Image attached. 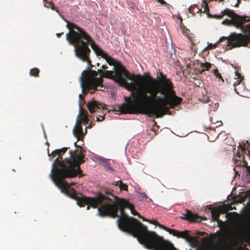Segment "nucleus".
Returning <instances> with one entry per match:
<instances>
[{
  "mask_svg": "<svg viewBox=\"0 0 250 250\" xmlns=\"http://www.w3.org/2000/svg\"><path fill=\"white\" fill-rule=\"evenodd\" d=\"M116 222L120 230L136 238L138 242L146 249L178 250L170 241L165 239L154 231L148 230L146 226L137 219L128 216L122 210Z\"/></svg>",
  "mask_w": 250,
  "mask_h": 250,
  "instance_id": "nucleus-1",
  "label": "nucleus"
},
{
  "mask_svg": "<svg viewBox=\"0 0 250 250\" xmlns=\"http://www.w3.org/2000/svg\"><path fill=\"white\" fill-rule=\"evenodd\" d=\"M152 83L145 85L137 92V102L139 106L143 110L150 111L156 114V118L159 117L158 111L167 107L169 102L167 100V94L164 93L163 89H161L159 93L161 95H157L158 89L154 83L155 79H151Z\"/></svg>",
  "mask_w": 250,
  "mask_h": 250,
  "instance_id": "nucleus-2",
  "label": "nucleus"
},
{
  "mask_svg": "<svg viewBox=\"0 0 250 250\" xmlns=\"http://www.w3.org/2000/svg\"><path fill=\"white\" fill-rule=\"evenodd\" d=\"M222 13L230 18V19L228 18L224 19L222 21V24L240 28L243 32L247 33L250 35V24H248L245 27H244L242 17L239 14L229 8H226L222 12ZM248 39V37L245 34L231 32L228 37H221L215 44L222 42L224 41V45L231 49L236 47L247 46Z\"/></svg>",
  "mask_w": 250,
  "mask_h": 250,
  "instance_id": "nucleus-3",
  "label": "nucleus"
},
{
  "mask_svg": "<svg viewBox=\"0 0 250 250\" xmlns=\"http://www.w3.org/2000/svg\"><path fill=\"white\" fill-rule=\"evenodd\" d=\"M65 27L68 32L65 34L66 40L69 45L79 49L80 46L92 41V36L86 30L75 22L67 23Z\"/></svg>",
  "mask_w": 250,
  "mask_h": 250,
  "instance_id": "nucleus-4",
  "label": "nucleus"
},
{
  "mask_svg": "<svg viewBox=\"0 0 250 250\" xmlns=\"http://www.w3.org/2000/svg\"><path fill=\"white\" fill-rule=\"evenodd\" d=\"M59 159V157H57L52 163L51 172L49 175V177L55 186L57 187V188L61 191L62 193L70 198V199L76 200V204L80 208L84 207L85 205L90 204V205H91L93 208H97V207L96 203L95 197H89L86 196L85 195H82L79 196L75 193H70L67 189L63 188L62 187V183H60L59 181L57 180V178H55L54 175H55L56 169H55V166L56 164L58 162Z\"/></svg>",
  "mask_w": 250,
  "mask_h": 250,
  "instance_id": "nucleus-5",
  "label": "nucleus"
},
{
  "mask_svg": "<svg viewBox=\"0 0 250 250\" xmlns=\"http://www.w3.org/2000/svg\"><path fill=\"white\" fill-rule=\"evenodd\" d=\"M74 159L70 157H66L63 160L61 157V160L59 162L61 167L56 168L55 172L56 178L60 183L63 184L65 178L82 176L80 167L77 164H74Z\"/></svg>",
  "mask_w": 250,
  "mask_h": 250,
  "instance_id": "nucleus-6",
  "label": "nucleus"
},
{
  "mask_svg": "<svg viewBox=\"0 0 250 250\" xmlns=\"http://www.w3.org/2000/svg\"><path fill=\"white\" fill-rule=\"evenodd\" d=\"M102 210L100 208H98L97 214L101 217L108 216L110 218H115L117 216V211L118 209L121 210L122 207L115 202L111 204H104L102 207Z\"/></svg>",
  "mask_w": 250,
  "mask_h": 250,
  "instance_id": "nucleus-7",
  "label": "nucleus"
},
{
  "mask_svg": "<svg viewBox=\"0 0 250 250\" xmlns=\"http://www.w3.org/2000/svg\"><path fill=\"white\" fill-rule=\"evenodd\" d=\"M87 43L84 45L80 46L79 50L77 48L75 47L73 50L75 56L83 62L87 63V67L91 68L94 65L91 64L92 61L90 58L91 50L89 47H87Z\"/></svg>",
  "mask_w": 250,
  "mask_h": 250,
  "instance_id": "nucleus-8",
  "label": "nucleus"
},
{
  "mask_svg": "<svg viewBox=\"0 0 250 250\" xmlns=\"http://www.w3.org/2000/svg\"><path fill=\"white\" fill-rule=\"evenodd\" d=\"M86 106L90 113H93L96 109H104L102 104L91 98L86 104Z\"/></svg>",
  "mask_w": 250,
  "mask_h": 250,
  "instance_id": "nucleus-9",
  "label": "nucleus"
},
{
  "mask_svg": "<svg viewBox=\"0 0 250 250\" xmlns=\"http://www.w3.org/2000/svg\"><path fill=\"white\" fill-rule=\"evenodd\" d=\"M96 159L98 161V163L100 165H101L106 170L110 171L111 172H113L114 171V169L109 166V164L107 162L109 159L101 156H98Z\"/></svg>",
  "mask_w": 250,
  "mask_h": 250,
  "instance_id": "nucleus-10",
  "label": "nucleus"
},
{
  "mask_svg": "<svg viewBox=\"0 0 250 250\" xmlns=\"http://www.w3.org/2000/svg\"><path fill=\"white\" fill-rule=\"evenodd\" d=\"M91 69V68H90V67H87L85 70L83 71V72H82L81 76L79 78V81L80 82V86L82 88V93L79 94V110H80V113H81L82 111V107L81 105V96L82 95V94L83 93V74L84 72H85L86 71H90Z\"/></svg>",
  "mask_w": 250,
  "mask_h": 250,
  "instance_id": "nucleus-11",
  "label": "nucleus"
},
{
  "mask_svg": "<svg viewBox=\"0 0 250 250\" xmlns=\"http://www.w3.org/2000/svg\"><path fill=\"white\" fill-rule=\"evenodd\" d=\"M92 41H90L89 43H88L87 45L89 47L90 46L91 48L94 52V54L97 57H99V52L102 51V48L100 47L98 44H97L94 40L92 37Z\"/></svg>",
  "mask_w": 250,
  "mask_h": 250,
  "instance_id": "nucleus-12",
  "label": "nucleus"
},
{
  "mask_svg": "<svg viewBox=\"0 0 250 250\" xmlns=\"http://www.w3.org/2000/svg\"><path fill=\"white\" fill-rule=\"evenodd\" d=\"M178 238H182L185 239L186 242L192 248H193V243L191 240L188 237V232L187 230L179 231Z\"/></svg>",
  "mask_w": 250,
  "mask_h": 250,
  "instance_id": "nucleus-13",
  "label": "nucleus"
},
{
  "mask_svg": "<svg viewBox=\"0 0 250 250\" xmlns=\"http://www.w3.org/2000/svg\"><path fill=\"white\" fill-rule=\"evenodd\" d=\"M186 213L182 214V216H181V218L183 220H187L188 218L191 220H193L194 218L197 217V214L195 212H191L189 210L186 209Z\"/></svg>",
  "mask_w": 250,
  "mask_h": 250,
  "instance_id": "nucleus-14",
  "label": "nucleus"
},
{
  "mask_svg": "<svg viewBox=\"0 0 250 250\" xmlns=\"http://www.w3.org/2000/svg\"><path fill=\"white\" fill-rule=\"evenodd\" d=\"M219 213H211L212 219L214 221H217L219 224H224L228 221L227 215H225V219L224 220L219 219Z\"/></svg>",
  "mask_w": 250,
  "mask_h": 250,
  "instance_id": "nucleus-15",
  "label": "nucleus"
},
{
  "mask_svg": "<svg viewBox=\"0 0 250 250\" xmlns=\"http://www.w3.org/2000/svg\"><path fill=\"white\" fill-rule=\"evenodd\" d=\"M125 88L127 90H134V89H137V93H136V96H137L138 90L139 89H142L144 86H145V85H144L141 88H139L137 87L136 84L133 81H130L129 82L126 81H125Z\"/></svg>",
  "mask_w": 250,
  "mask_h": 250,
  "instance_id": "nucleus-16",
  "label": "nucleus"
},
{
  "mask_svg": "<svg viewBox=\"0 0 250 250\" xmlns=\"http://www.w3.org/2000/svg\"><path fill=\"white\" fill-rule=\"evenodd\" d=\"M69 148V147H62V148H59V149H55L54 150H53L51 153H49V148H48L47 149V154L49 156H50L51 155H52V154H53L54 153H55V154H57V155H61V154H63V153H64L66 150H67V149Z\"/></svg>",
  "mask_w": 250,
  "mask_h": 250,
  "instance_id": "nucleus-17",
  "label": "nucleus"
},
{
  "mask_svg": "<svg viewBox=\"0 0 250 250\" xmlns=\"http://www.w3.org/2000/svg\"><path fill=\"white\" fill-rule=\"evenodd\" d=\"M80 114L81 113H79V114H78V115L77 117L76 124H75L74 126L73 127V130H72L73 134L74 136L76 138H77V141L76 142H74V146L77 148L80 147V146L77 145V141H78V136L76 132V130L77 129V125H78V120H79L78 119H79Z\"/></svg>",
  "mask_w": 250,
  "mask_h": 250,
  "instance_id": "nucleus-18",
  "label": "nucleus"
},
{
  "mask_svg": "<svg viewBox=\"0 0 250 250\" xmlns=\"http://www.w3.org/2000/svg\"><path fill=\"white\" fill-rule=\"evenodd\" d=\"M163 83L165 85V90L168 92H171L172 84L169 79L167 78H165L163 80Z\"/></svg>",
  "mask_w": 250,
  "mask_h": 250,
  "instance_id": "nucleus-19",
  "label": "nucleus"
},
{
  "mask_svg": "<svg viewBox=\"0 0 250 250\" xmlns=\"http://www.w3.org/2000/svg\"><path fill=\"white\" fill-rule=\"evenodd\" d=\"M200 66L202 68L203 71H208L211 67L212 64L209 62L205 61L204 62H202L198 61Z\"/></svg>",
  "mask_w": 250,
  "mask_h": 250,
  "instance_id": "nucleus-20",
  "label": "nucleus"
},
{
  "mask_svg": "<svg viewBox=\"0 0 250 250\" xmlns=\"http://www.w3.org/2000/svg\"><path fill=\"white\" fill-rule=\"evenodd\" d=\"M241 180L247 184L250 183V175L243 171L241 175Z\"/></svg>",
  "mask_w": 250,
  "mask_h": 250,
  "instance_id": "nucleus-21",
  "label": "nucleus"
},
{
  "mask_svg": "<svg viewBox=\"0 0 250 250\" xmlns=\"http://www.w3.org/2000/svg\"><path fill=\"white\" fill-rule=\"evenodd\" d=\"M127 208H128L130 210V213L134 215V216H137L138 217L141 219L143 221H144V222H148L147 220L145 219V218L143 217L140 214H139V213L136 211V210H133L131 207H127Z\"/></svg>",
  "mask_w": 250,
  "mask_h": 250,
  "instance_id": "nucleus-22",
  "label": "nucleus"
},
{
  "mask_svg": "<svg viewBox=\"0 0 250 250\" xmlns=\"http://www.w3.org/2000/svg\"><path fill=\"white\" fill-rule=\"evenodd\" d=\"M127 208H128L130 210V213L134 215V216H137L138 217L141 219L143 221H144V222H148L147 220L145 219V218L143 217L140 214H139V213L136 211V210H133L131 207H127Z\"/></svg>",
  "mask_w": 250,
  "mask_h": 250,
  "instance_id": "nucleus-23",
  "label": "nucleus"
},
{
  "mask_svg": "<svg viewBox=\"0 0 250 250\" xmlns=\"http://www.w3.org/2000/svg\"><path fill=\"white\" fill-rule=\"evenodd\" d=\"M106 62L108 63V64L110 66H113L115 63L114 59L110 56H108L105 59H104Z\"/></svg>",
  "mask_w": 250,
  "mask_h": 250,
  "instance_id": "nucleus-24",
  "label": "nucleus"
},
{
  "mask_svg": "<svg viewBox=\"0 0 250 250\" xmlns=\"http://www.w3.org/2000/svg\"><path fill=\"white\" fill-rule=\"evenodd\" d=\"M39 72V69L38 68L34 67L30 69L29 74L30 76L36 77Z\"/></svg>",
  "mask_w": 250,
  "mask_h": 250,
  "instance_id": "nucleus-25",
  "label": "nucleus"
},
{
  "mask_svg": "<svg viewBox=\"0 0 250 250\" xmlns=\"http://www.w3.org/2000/svg\"><path fill=\"white\" fill-rule=\"evenodd\" d=\"M169 234H172L174 236L178 237L179 230H176L173 229H168V231Z\"/></svg>",
  "mask_w": 250,
  "mask_h": 250,
  "instance_id": "nucleus-26",
  "label": "nucleus"
},
{
  "mask_svg": "<svg viewBox=\"0 0 250 250\" xmlns=\"http://www.w3.org/2000/svg\"><path fill=\"white\" fill-rule=\"evenodd\" d=\"M208 17L210 18H215L216 19H221L223 18V15L221 14H209Z\"/></svg>",
  "mask_w": 250,
  "mask_h": 250,
  "instance_id": "nucleus-27",
  "label": "nucleus"
},
{
  "mask_svg": "<svg viewBox=\"0 0 250 250\" xmlns=\"http://www.w3.org/2000/svg\"><path fill=\"white\" fill-rule=\"evenodd\" d=\"M127 185L125 183H123L122 181L120 183L119 188H120V191L122 190H126L127 188Z\"/></svg>",
  "mask_w": 250,
  "mask_h": 250,
  "instance_id": "nucleus-28",
  "label": "nucleus"
},
{
  "mask_svg": "<svg viewBox=\"0 0 250 250\" xmlns=\"http://www.w3.org/2000/svg\"><path fill=\"white\" fill-rule=\"evenodd\" d=\"M213 75H215L217 78L221 79L222 81H223L221 74L218 72L217 69L214 70Z\"/></svg>",
  "mask_w": 250,
  "mask_h": 250,
  "instance_id": "nucleus-29",
  "label": "nucleus"
},
{
  "mask_svg": "<svg viewBox=\"0 0 250 250\" xmlns=\"http://www.w3.org/2000/svg\"><path fill=\"white\" fill-rule=\"evenodd\" d=\"M99 52V57H101V58H103L104 59H105L109 55L104 51V50L102 49V51Z\"/></svg>",
  "mask_w": 250,
  "mask_h": 250,
  "instance_id": "nucleus-30",
  "label": "nucleus"
},
{
  "mask_svg": "<svg viewBox=\"0 0 250 250\" xmlns=\"http://www.w3.org/2000/svg\"><path fill=\"white\" fill-rule=\"evenodd\" d=\"M58 15L60 17V18L64 21L66 22V23L67 24V23H71V22H74V21H68L66 19H65L64 16L62 15L59 12H58Z\"/></svg>",
  "mask_w": 250,
  "mask_h": 250,
  "instance_id": "nucleus-31",
  "label": "nucleus"
},
{
  "mask_svg": "<svg viewBox=\"0 0 250 250\" xmlns=\"http://www.w3.org/2000/svg\"><path fill=\"white\" fill-rule=\"evenodd\" d=\"M116 67L113 66L111 70H106L104 71V73L105 75L111 74L113 72L115 71Z\"/></svg>",
  "mask_w": 250,
  "mask_h": 250,
  "instance_id": "nucleus-32",
  "label": "nucleus"
},
{
  "mask_svg": "<svg viewBox=\"0 0 250 250\" xmlns=\"http://www.w3.org/2000/svg\"><path fill=\"white\" fill-rule=\"evenodd\" d=\"M240 166L243 167H246L247 166H248V162L244 160V159H243L242 161H240Z\"/></svg>",
  "mask_w": 250,
  "mask_h": 250,
  "instance_id": "nucleus-33",
  "label": "nucleus"
},
{
  "mask_svg": "<svg viewBox=\"0 0 250 250\" xmlns=\"http://www.w3.org/2000/svg\"><path fill=\"white\" fill-rule=\"evenodd\" d=\"M157 226L160 228V229H163L166 231H167V232L168 231V229L169 228H167L166 226H165L164 225H162V224H158L157 225Z\"/></svg>",
  "mask_w": 250,
  "mask_h": 250,
  "instance_id": "nucleus-34",
  "label": "nucleus"
},
{
  "mask_svg": "<svg viewBox=\"0 0 250 250\" xmlns=\"http://www.w3.org/2000/svg\"><path fill=\"white\" fill-rule=\"evenodd\" d=\"M128 5L130 6V7L131 9H132L133 10L136 9L138 11L139 10L138 6H136L134 3H133L132 2L130 3V4H129Z\"/></svg>",
  "mask_w": 250,
  "mask_h": 250,
  "instance_id": "nucleus-35",
  "label": "nucleus"
},
{
  "mask_svg": "<svg viewBox=\"0 0 250 250\" xmlns=\"http://www.w3.org/2000/svg\"><path fill=\"white\" fill-rule=\"evenodd\" d=\"M104 119V116H99L96 118V121L101 122Z\"/></svg>",
  "mask_w": 250,
  "mask_h": 250,
  "instance_id": "nucleus-36",
  "label": "nucleus"
},
{
  "mask_svg": "<svg viewBox=\"0 0 250 250\" xmlns=\"http://www.w3.org/2000/svg\"><path fill=\"white\" fill-rule=\"evenodd\" d=\"M175 102L177 103H180V102H181V101L182 100V99L180 97L177 96L175 97Z\"/></svg>",
  "mask_w": 250,
  "mask_h": 250,
  "instance_id": "nucleus-37",
  "label": "nucleus"
},
{
  "mask_svg": "<svg viewBox=\"0 0 250 250\" xmlns=\"http://www.w3.org/2000/svg\"><path fill=\"white\" fill-rule=\"evenodd\" d=\"M94 125H95V123H94V122H90V123L88 124V126H87V127L88 128H91L92 126H93Z\"/></svg>",
  "mask_w": 250,
  "mask_h": 250,
  "instance_id": "nucleus-38",
  "label": "nucleus"
},
{
  "mask_svg": "<svg viewBox=\"0 0 250 250\" xmlns=\"http://www.w3.org/2000/svg\"><path fill=\"white\" fill-rule=\"evenodd\" d=\"M141 196L142 198H146V199L148 198L146 194L144 192H142L141 193Z\"/></svg>",
  "mask_w": 250,
  "mask_h": 250,
  "instance_id": "nucleus-39",
  "label": "nucleus"
},
{
  "mask_svg": "<svg viewBox=\"0 0 250 250\" xmlns=\"http://www.w3.org/2000/svg\"><path fill=\"white\" fill-rule=\"evenodd\" d=\"M244 145H247V146H250V143L249 142V141L246 140L245 142L243 141V142L242 143Z\"/></svg>",
  "mask_w": 250,
  "mask_h": 250,
  "instance_id": "nucleus-40",
  "label": "nucleus"
},
{
  "mask_svg": "<svg viewBox=\"0 0 250 250\" xmlns=\"http://www.w3.org/2000/svg\"><path fill=\"white\" fill-rule=\"evenodd\" d=\"M246 171L247 173L250 174V166H248L246 167Z\"/></svg>",
  "mask_w": 250,
  "mask_h": 250,
  "instance_id": "nucleus-41",
  "label": "nucleus"
},
{
  "mask_svg": "<svg viewBox=\"0 0 250 250\" xmlns=\"http://www.w3.org/2000/svg\"><path fill=\"white\" fill-rule=\"evenodd\" d=\"M77 150V149H75L74 150V152H76ZM73 151L70 150L69 151V157H72V154H73Z\"/></svg>",
  "mask_w": 250,
  "mask_h": 250,
  "instance_id": "nucleus-42",
  "label": "nucleus"
},
{
  "mask_svg": "<svg viewBox=\"0 0 250 250\" xmlns=\"http://www.w3.org/2000/svg\"><path fill=\"white\" fill-rule=\"evenodd\" d=\"M244 207L247 208H248L250 207V200H249L246 204V205L244 206Z\"/></svg>",
  "mask_w": 250,
  "mask_h": 250,
  "instance_id": "nucleus-43",
  "label": "nucleus"
},
{
  "mask_svg": "<svg viewBox=\"0 0 250 250\" xmlns=\"http://www.w3.org/2000/svg\"><path fill=\"white\" fill-rule=\"evenodd\" d=\"M161 5H165L167 8H169L170 7H171L172 6L169 5V4H167L166 1L165 3H164L163 4H161Z\"/></svg>",
  "mask_w": 250,
  "mask_h": 250,
  "instance_id": "nucleus-44",
  "label": "nucleus"
},
{
  "mask_svg": "<svg viewBox=\"0 0 250 250\" xmlns=\"http://www.w3.org/2000/svg\"><path fill=\"white\" fill-rule=\"evenodd\" d=\"M241 0H237V2L233 5L234 7H238Z\"/></svg>",
  "mask_w": 250,
  "mask_h": 250,
  "instance_id": "nucleus-45",
  "label": "nucleus"
},
{
  "mask_svg": "<svg viewBox=\"0 0 250 250\" xmlns=\"http://www.w3.org/2000/svg\"><path fill=\"white\" fill-rule=\"evenodd\" d=\"M121 182V180L116 181L114 182V185L117 186L119 185L120 183Z\"/></svg>",
  "mask_w": 250,
  "mask_h": 250,
  "instance_id": "nucleus-46",
  "label": "nucleus"
},
{
  "mask_svg": "<svg viewBox=\"0 0 250 250\" xmlns=\"http://www.w3.org/2000/svg\"><path fill=\"white\" fill-rule=\"evenodd\" d=\"M216 123L218 124V125H216V127L220 126L222 125V122L221 121H217Z\"/></svg>",
  "mask_w": 250,
  "mask_h": 250,
  "instance_id": "nucleus-47",
  "label": "nucleus"
},
{
  "mask_svg": "<svg viewBox=\"0 0 250 250\" xmlns=\"http://www.w3.org/2000/svg\"><path fill=\"white\" fill-rule=\"evenodd\" d=\"M189 133V132L188 133H187L186 134H184V133H182V134H181V135H178V136L180 137H184L187 136Z\"/></svg>",
  "mask_w": 250,
  "mask_h": 250,
  "instance_id": "nucleus-48",
  "label": "nucleus"
},
{
  "mask_svg": "<svg viewBox=\"0 0 250 250\" xmlns=\"http://www.w3.org/2000/svg\"><path fill=\"white\" fill-rule=\"evenodd\" d=\"M101 68H102V69H107V68H108V66L106 64H103L101 66Z\"/></svg>",
  "mask_w": 250,
  "mask_h": 250,
  "instance_id": "nucleus-49",
  "label": "nucleus"
},
{
  "mask_svg": "<svg viewBox=\"0 0 250 250\" xmlns=\"http://www.w3.org/2000/svg\"><path fill=\"white\" fill-rule=\"evenodd\" d=\"M157 2L160 3L161 4H163L165 3V1L164 0H156Z\"/></svg>",
  "mask_w": 250,
  "mask_h": 250,
  "instance_id": "nucleus-50",
  "label": "nucleus"
},
{
  "mask_svg": "<svg viewBox=\"0 0 250 250\" xmlns=\"http://www.w3.org/2000/svg\"><path fill=\"white\" fill-rule=\"evenodd\" d=\"M63 34V32L57 33H56V36L58 38H60L62 35Z\"/></svg>",
  "mask_w": 250,
  "mask_h": 250,
  "instance_id": "nucleus-51",
  "label": "nucleus"
},
{
  "mask_svg": "<svg viewBox=\"0 0 250 250\" xmlns=\"http://www.w3.org/2000/svg\"><path fill=\"white\" fill-rule=\"evenodd\" d=\"M97 70H93V69H91V73H92V74L93 75H96L97 74V72H96Z\"/></svg>",
  "mask_w": 250,
  "mask_h": 250,
  "instance_id": "nucleus-52",
  "label": "nucleus"
},
{
  "mask_svg": "<svg viewBox=\"0 0 250 250\" xmlns=\"http://www.w3.org/2000/svg\"><path fill=\"white\" fill-rule=\"evenodd\" d=\"M246 208L244 206V207L242 208V209H241L240 212H241V213H243V212L245 211V210H246Z\"/></svg>",
  "mask_w": 250,
  "mask_h": 250,
  "instance_id": "nucleus-53",
  "label": "nucleus"
},
{
  "mask_svg": "<svg viewBox=\"0 0 250 250\" xmlns=\"http://www.w3.org/2000/svg\"><path fill=\"white\" fill-rule=\"evenodd\" d=\"M172 54L173 53L170 52V53H169L167 56V57H169V58H172Z\"/></svg>",
  "mask_w": 250,
  "mask_h": 250,
  "instance_id": "nucleus-54",
  "label": "nucleus"
},
{
  "mask_svg": "<svg viewBox=\"0 0 250 250\" xmlns=\"http://www.w3.org/2000/svg\"><path fill=\"white\" fill-rule=\"evenodd\" d=\"M115 94L113 92H111V97L113 99L115 97Z\"/></svg>",
  "mask_w": 250,
  "mask_h": 250,
  "instance_id": "nucleus-55",
  "label": "nucleus"
},
{
  "mask_svg": "<svg viewBox=\"0 0 250 250\" xmlns=\"http://www.w3.org/2000/svg\"><path fill=\"white\" fill-rule=\"evenodd\" d=\"M101 71H102V68H100L98 69L96 71L97 73H100V72H101Z\"/></svg>",
  "mask_w": 250,
  "mask_h": 250,
  "instance_id": "nucleus-56",
  "label": "nucleus"
},
{
  "mask_svg": "<svg viewBox=\"0 0 250 250\" xmlns=\"http://www.w3.org/2000/svg\"><path fill=\"white\" fill-rule=\"evenodd\" d=\"M235 76L237 77H239V73L237 71L235 72Z\"/></svg>",
  "mask_w": 250,
  "mask_h": 250,
  "instance_id": "nucleus-57",
  "label": "nucleus"
},
{
  "mask_svg": "<svg viewBox=\"0 0 250 250\" xmlns=\"http://www.w3.org/2000/svg\"><path fill=\"white\" fill-rule=\"evenodd\" d=\"M237 82H238V83H239V82L238 81H236V82H235V83H233V86H234V87H235V86H236V83H237Z\"/></svg>",
  "mask_w": 250,
  "mask_h": 250,
  "instance_id": "nucleus-58",
  "label": "nucleus"
},
{
  "mask_svg": "<svg viewBox=\"0 0 250 250\" xmlns=\"http://www.w3.org/2000/svg\"><path fill=\"white\" fill-rule=\"evenodd\" d=\"M247 149H248L249 152H250V146H247Z\"/></svg>",
  "mask_w": 250,
  "mask_h": 250,
  "instance_id": "nucleus-59",
  "label": "nucleus"
},
{
  "mask_svg": "<svg viewBox=\"0 0 250 250\" xmlns=\"http://www.w3.org/2000/svg\"><path fill=\"white\" fill-rule=\"evenodd\" d=\"M202 1H203V2L204 4H207V0H202Z\"/></svg>",
  "mask_w": 250,
  "mask_h": 250,
  "instance_id": "nucleus-60",
  "label": "nucleus"
},
{
  "mask_svg": "<svg viewBox=\"0 0 250 250\" xmlns=\"http://www.w3.org/2000/svg\"><path fill=\"white\" fill-rule=\"evenodd\" d=\"M74 184V182H71L69 183V185L70 186H72Z\"/></svg>",
  "mask_w": 250,
  "mask_h": 250,
  "instance_id": "nucleus-61",
  "label": "nucleus"
},
{
  "mask_svg": "<svg viewBox=\"0 0 250 250\" xmlns=\"http://www.w3.org/2000/svg\"><path fill=\"white\" fill-rule=\"evenodd\" d=\"M88 127L86 126L85 128V130H84V134H86V132H87V128Z\"/></svg>",
  "mask_w": 250,
  "mask_h": 250,
  "instance_id": "nucleus-62",
  "label": "nucleus"
},
{
  "mask_svg": "<svg viewBox=\"0 0 250 250\" xmlns=\"http://www.w3.org/2000/svg\"><path fill=\"white\" fill-rule=\"evenodd\" d=\"M85 122H88L89 121V119L87 118H85Z\"/></svg>",
  "mask_w": 250,
  "mask_h": 250,
  "instance_id": "nucleus-63",
  "label": "nucleus"
},
{
  "mask_svg": "<svg viewBox=\"0 0 250 250\" xmlns=\"http://www.w3.org/2000/svg\"><path fill=\"white\" fill-rule=\"evenodd\" d=\"M90 208V206L88 205L86 207V210H88Z\"/></svg>",
  "mask_w": 250,
  "mask_h": 250,
  "instance_id": "nucleus-64",
  "label": "nucleus"
}]
</instances>
